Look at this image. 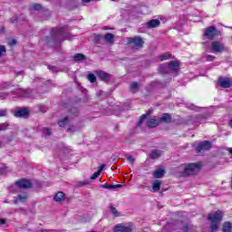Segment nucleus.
Returning <instances> with one entry per match:
<instances>
[{"label": "nucleus", "mask_w": 232, "mask_h": 232, "mask_svg": "<svg viewBox=\"0 0 232 232\" xmlns=\"http://www.w3.org/2000/svg\"><path fill=\"white\" fill-rule=\"evenodd\" d=\"M112 1H117V0H112Z\"/></svg>", "instance_id": "nucleus-57"}, {"label": "nucleus", "mask_w": 232, "mask_h": 232, "mask_svg": "<svg viewBox=\"0 0 232 232\" xmlns=\"http://www.w3.org/2000/svg\"><path fill=\"white\" fill-rule=\"evenodd\" d=\"M162 155V150H154L150 153V159H159Z\"/></svg>", "instance_id": "nucleus-25"}, {"label": "nucleus", "mask_w": 232, "mask_h": 232, "mask_svg": "<svg viewBox=\"0 0 232 232\" xmlns=\"http://www.w3.org/2000/svg\"><path fill=\"white\" fill-rule=\"evenodd\" d=\"M5 173H6V169L0 165V175H5Z\"/></svg>", "instance_id": "nucleus-45"}, {"label": "nucleus", "mask_w": 232, "mask_h": 232, "mask_svg": "<svg viewBox=\"0 0 232 232\" xmlns=\"http://www.w3.org/2000/svg\"><path fill=\"white\" fill-rule=\"evenodd\" d=\"M164 169L160 168L154 171L153 176L155 177V179H162V177H164Z\"/></svg>", "instance_id": "nucleus-20"}, {"label": "nucleus", "mask_w": 232, "mask_h": 232, "mask_svg": "<svg viewBox=\"0 0 232 232\" xmlns=\"http://www.w3.org/2000/svg\"><path fill=\"white\" fill-rule=\"evenodd\" d=\"M202 164L200 163H188L182 172V177H191L197 175L200 171Z\"/></svg>", "instance_id": "nucleus-3"}, {"label": "nucleus", "mask_w": 232, "mask_h": 232, "mask_svg": "<svg viewBox=\"0 0 232 232\" xmlns=\"http://www.w3.org/2000/svg\"><path fill=\"white\" fill-rule=\"evenodd\" d=\"M170 57H171V54L165 53L159 56V60L160 61H168V59H169Z\"/></svg>", "instance_id": "nucleus-31"}, {"label": "nucleus", "mask_w": 232, "mask_h": 232, "mask_svg": "<svg viewBox=\"0 0 232 232\" xmlns=\"http://www.w3.org/2000/svg\"><path fill=\"white\" fill-rule=\"evenodd\" d=\"M161 182L159 179H156L152 182V191L153 193H157V191H160Z\"/></svg>", "instance_id": "nucleus-19"}, {"label": "nucleus", "mask_w": 232, "mask_h": 232, "mask_svg": "<svg viewBox=\"0 0 232 232\" xmlns=\"http://www.w3.org/2000/svg\"><path fill=\"white\" fill-rule=\"evenodd\" d=\"M183 5H186V2H183Z\"/></svg>", "instance_id": "nucleus-56"}, {"label": "nucleus", "mask_w": 232, "mask_h": 232, "mask_svg": "<svg viewBox=\"0 0 232 232\" xmlns=\"http://www.w3.org/2000/svg\"><path fill=\"white\" fill-rule=\"evenodd\" d=\"M21 73H23V72H18L17 75H21Z\"/></svg>", "instance_id": "nucleus-55"}, {"label": "nucleus", "mask_w": 232, "mask_h": 232, "mask_svg": "<svg viewBox=\"0 0 232 232\" xmlns=\"http://www.w3.org/2000/svg\"><path fill=\"white\" fill-rule=\"evenodd\" d=\"M13 84L12 82H3L0 83V90H6L10 88V86H13Z\"/></svg>", "instance_id": "nucleus-27"}, {"label": "nucleus", "mask_w": 232, "mask_h": 232, "mask_svg": "<svg viewBox=\"0 0 232 232\" xmlns=\"http://www.w3.org/2000/svg\"><path fill=\"white\" fill-rule=\"evenodd\" d=\"M68 122H70V120L68 119V117H65L63 120H60L58 121V125L60 126V128H64V126L68 124Z\"/></svg>", "instance_id": "nucleus-29"}, {"label": "nucleus", "mask_w": 232, "mask_h": 232, "mask_svg": "<svg viewBox=\"0 0 232 232\" xmlns=\"http://www.w3.org/2000/svg\"><path fill=\"white\" fill-rule=\"evenodd\" d=\"M72 59L77 63L79 61H84V59H86V56H84V54L82 53H76L73 55Z\"/></svg>", "instance_id": "nucleus-28"}, {"label": "nucleus", "mask_w": 232, "mask_h": 232, "mask_svg": "<svg viewBox=\"0 0 232 232\" xmlns=\"http://www.w3.org/2000/svg\"><path fill=\"white\" fill-rule=\"evenodd\" d=\"M8 111L6 109L0 110V117H6Z\"/></svg>", "instance_id": "nucleus-40"}, {"label": "nucleus", "mask_w": 232, "mask_h": 232, "mask_svg": "<svg viewBox=\"0 0 232 232\" xmlns=\"http://www.w3.org/2000/svg\"><path fill=\"white\" fill-rule=\"evenodd\" d=\"M178 226L182 232H197V227L189 222L181 221Z\"/></svg>", "instance_id": "nucleus-6"}, {"label": "nucleus", "mask_w": 232, "mask_h": 232, "mask_svg": "<svg viewBox=\"0 0 232 232\" xmlns=\"http://www.w3.org/2000/svg\"><path fill=\"white\" fill-rule=\"evenodd\" d=\"M6 53V47L5 45H0V57H3Z\"/></svg>", "instance_id": "nucleus-37"}, {"label": "nucleus", "mask_w": 232, "mask_h": 232, "mask_svg": "<svg viewBox=\"0 0 232 232\" xmlns=\"http://www.w3.org/2000/svg\"><path fill=\"white\" fill-rule=\"evenodd\" d=\"M14 95H16V97L18 99H21L23 97H30V90H23L21 88L16 89V91H14L13 92Z\"/></svg>", "instance_id": "nucleus-11"}, {"label": "nucleus", "mask_w": 232, "mask_h": 232, "mask_svg": "<svg viewBox=\"0 0 232 232\" xmlns=\"http://www.w3.org/2000/svg\"><path fill=\"white\" fill-rule=\"evenodd\" d=\"M179 72H180V61H175V75H179Z\"/></svg>", "instance_id": "nucleus-32"}, {"label": "nucleus", "mask_w": 232, "mask_h": 232, "mask_svg": "<svg viewBox=\"0 0 232 232\" xmlns=\"http://www.w3.org/2000/svg\"><path fill=\"white\" fill-rule=\"evenodd\" d=\"M28 198V196L26 193H22L18 195V198L14 199V204H17V202H26Z\"/></svg>", "instance_id": "nucleus-21"}, {"label": "nucleus", "mask_w": 232, "mask_h": 232, "mask_svg": "<svg viewBox=\"0 0 232 232\" xmlns=\"http://www.w3.org/2000/svg\"><path fill=\"white\" fill-rule=\"evenodd\" d=\"M217 34H218L217 27L209 26L205 29L204 36L207 37V39L213 40L215 39Z\"/></svg>", "instance_id": "nucleus-10"}, {"label": "nucleus", "mask_w": 232, "mask_h": 232, "mask_svg": "<svg viewBox=\"0 0 232 232\" xmlns=\"http://www.w3.org/2000/svg\"><path fill=\"white\" fill-rule=\"evenodd\" d=\"M66 27H62V28H53V34L57 35L59 37H64L66 41H72V35L71 34H66L64 32Z\"/></svg>", "instance_id": "nucleus-8"}, {"label": "nucleus", "mask_w": 232, "mask_h": 232, "mask_svg": "<svg viewBox=\"0 0 232 232\" xmlns=\"http://www.w3.org/2000/svg\"><path fill=\"white\" fill-rule=\"evenodd\" d=\"M160 122H171V115L165 113L162 117H159Z\"/></svg>", "instance_id": "nucleus-23"}, {"label": "nucleus", "mask_w": 232, "mask_h": 232, "mask_svg": "<svg viewBox=\"0 0 232 232\" xmlns=\"http://www.w3.org/2000/svg\"><path fill=\"white\" fill-rule=\"evenodd\" d=\"M30 10L31 12H34V10L39 12V10H43V6H41L39 4H34L30 7Z\"/></svg>", "instance_id": "nucleus-30"}, {"label": "nucleus", "mask_w": 232, "mask_h": 232, "mask_svg": "<svg viewBox=\"0 0 232 232\" xmlns=\"http://www.w3.org/2000/svg\"><path fill=\"white\" fill-rule=\"evenodd\" d=\"M0 99H2V101L8 99V93H0Z\"/></svg>", "instance_id": "nucleus-46"}, {"label": "nucleus", "mask_w": 232, "mask_h": 232, "mask_svg": "<svg viewBox=\"0 0 232 232\" xmlns=\"http://www.w3.org/2000/svg\"><path fill=\"white\" fill-rule=\"evenodd\" d=\"M73 111H76V110L75 109H72L71 110V113H73Z\"/></svg>", "instance_id": "nucleus-54"}, {"label": "nucleus", "mask_w": 232, "mask_h": 232, "mask_svg": "<svg viewBox=\"0 0 232 232\" xmlns=\"http://www.w3.org/2000/svg\"><path fill=\"white\" fill-rule=\"evenodd\" d=\"M110 209L112 215H114V217H119V211H117V208H115V207L111 205Z\"/></svg>", "instance_id": "nucleus-36"}, {"label": "nucleus", "mask_w": 232, "mask_h": 232, "mask_svg": "<svg viewBox=\"0 0 232 232\" xmlns=\"http://www.w3.org/2000/svg\"><path fill=\"white\" fill-rule=\"evenodd\" d=\"M160 25V21H159L158 19H153L149 21L146 24L147 28H157V26Z\"/></svg>", "instance_id": "nucleus-16"}, {"label": "nucleus", "mask_w": 232, "mask_h": 232, "mask_svg": "<svg viewBox=\"0 0 232 232\" xmlns=\"http://www.w3.org/2000/svg\"><path fill=\"white\" fill-rule=\"evenodd\" d=\"M212 148L213 145L211 144V141L204 140L197 145L196 151L197 153H200V151H208V150H211Z\"/></svg>", "instance_id": "nucleus-7"}, {"label": "nucleus", "mask_w": 232, "mask_h": 232, "mask_svg": "<svg viewBox=\"0 0 232 232\" xmlns=\"http://www.w3.org/2000/svg\"><path fill=\"white\" fill-rule=\"evenodd\" d=\"M43 133L46 136L49 137V135H52V131L48 128H44L43 129Z\"/></svg>", "instance_id": "nucleus-39"}, {"label": "nucleus", "mask_w": 232, "mask_h": 232, "mask_svg": "<svg viewBox=\"0 0 232 232\" xmlns=\"http://www.w3.org/2000/svg\"><path fill=\"white\" fill-rule=\"evenodd\" d=\"M102 188H103V189H118L119 188H122V185H121V184H117V185L103 184V185H102Z\"/></svg>", "instance_id": "nucleus-22"}, {"label": "nucleus", "mask_w": 232, "mask_h": 232, "mask_svg": "<svg viewBox=\"0 0 232 232\" xmlns=\"http://www.w3.org/2000/svg\"><path fill=\"white\" fill-rule=\"evenodd\" d=\"M160 124V120L159 117H152L147 121L148 128H157Z\"/></svg>", "instance_id": "nucleus-12"}, {"label": "nucleus", "mask_w": 232, "mask_h": 232, "mask_svg": "<svg viewBox=\"0 0 232 232\" xmlns=\"http://www.w3.org/2000/svg\"><path fill=\"white\" fill-rule=\"evenodd\" d=\"M113 34H105V36H104V39H105V41H107V43H113Z\"/></svg>", "instance_id": "nucleus-34"}, {"label": "nucleus", "mask_w": 232, "mask_h": 232, "mask_svg": "<svg viewBox=\"0 0 232 232\" xmlns=\"http://www.w3.org/2000/svg\"><path fill=\"white\" fill-rule=\"evenodd\" d=\"M218 84L221 88H231L232 82L229 78H219Z\"/></svg>", "instance_id": "nucleus-13"}, {"label": "nucleus", "mask_w": 232, "mask_h": 232, "mask_svg": "<svg viewBox=\"0 0 232 232\" xmlns=\"http://www.w3.org/2000/svg\"><path fill=\"white\" fill-rule=\"evenodd\" d=\"M137 88H139V83L134 82L130 84V90H137Z\"/></svg>", "instance_id": "nucleus-43"}, {"label": "nucleus", "mask_w": 232, "mask_h": 232, "mask_svg": "<svg viewBox=\"0 0 232 232\" xmlns=\"http://www.w3.org/2000/svg\"><path fill=\"white\" fill-rule=\"evenodd\" d=\"M104 168H106L105 164H102L99 167L98 171L94 172L92 176H91V180H95V179H97V177H99V175H101V173H102V169H104Z\"/></svg>", "instance_id": "nucleus-18"}, {"label": "nucleus", "mask_w": 232, "mask_h": 232, "mask_svg": "<svg viewBox=\"0 0 232 232\" xmlns=\"http://www.w3.org/2000/svg\"><path fill=\"white\" fill-rule=\"evenodd\" d=\"M17 18H14V20H12V23H16Z\"/></svg>", "instance_id": "nucleus-53"}, {"label": "nucleus", "mask_w": 232, "mask_h": 232, "mask_svg": "<svg viewBox=\"0 0 232 232\" xmlns=\"http://www.w3.org/2000/svg\"><path fill=\"white\" fill-rule=\"evenodd\" d=\"M128 162H130V164L133 165L135 162V159L133 158V156H127L126 157Z\"/></svg>", "instance_id": "nucleus-41"}, {"label": "nucleus", "mask_w": 232, "mask_h": 232, "mask_svg": "<svg viewBox=\"0 0 232 232\" xmlns=\"http://www.w3.org/2000/svg\"><path fill=\"white\" fill-rule=\"evenodd\" d=\"M133 229H135L133 223L119 224L114 227V232H131Z\"/></svg>", "instance_id": "nucleus-5"}, {"label": "nucleus", "mask_w": 232, "mask_h": 232, "mask_svg": "<svg viewBox=\"0 0 232 232\" xmlns=\"http://www.w3.org/2000/svg\"><path fill=\"white\" fill-rule=\"evenodd\" d=\"M9 46H15L17 44V41L15 39H12L8 42Z\"/></svg>", "instance_id": "nucleus-44"}, {"label": "nucleus", "mask_w": 232, "mask_h": 232, "mask_svg": "<svg viewBox=\"0 0 232 232\" xmlns=\"http://www.w3.org/2000/svg\"><path fill=\"white\" fill-rule=\"evenodd\" d=\"M127 42L129 44H134L136 48H142L144 44V40L140 36L129 37L127 38Z\"/></svg>", "instance_id": "nucleus-9"}, {"label": "nucleus", "mask_w": 232, "mask_h": 232, "mask_svg": "<svg viewBox=\"0 0 232 232\" xmlns=\"http://www.w3.org/2000/svg\"><path fill=\"white\" fill-rule=\"evenodd\" d=\"M8 123L7 122H5V123H1L0 124V131H5V130H7L8 129Z\"/></svg>", "instance_id": "nucleus-38"}, {"label": "nucleus", "mask_w": 232, "mask_h": 232, "mask_svg": "<svg viewBox=\"0 0 232 232\" xmlns=\"http://www.w3.org/2000/svg\"><path fill=\"white\" fill-rule=\"evenodd\" d=\"M160 73H168L169 72H175V62L172 61L169 63H162L159 66Z\"/></svg>", "instance_id": "nucleus-4"}, {"label": "nucleus", "mask_w": 232, "mask_h": 232, "mask_svg": "<svg viewBox=\"0 0 232 232\" xmlns=\"http://www.w3.org/2000/svg\"><path fill=\"white\" fill-rule=\"evenodd\" d=\"M29 111L27 109H20L14 112L15 117H23V119H27Z\"/></svg>", "instance_id": "nucleus-14"}, {"label": "nucleus", "mask_w": 232, "mask_h": 232, "mask_svg": "<svg viewBox=\"0 0 232 232\" xmlns=\"http://www.w3.org/2000/svg\"><path fill=\"white\" fill-rule=\"evenodd\" d=\"M148 115H149V114H143V115H141V117L140 118V121H139L138 123H137L138 128L142 125V122H144V121H146V119H148Z\"/></svg>", "instance_id": "nucleus-33"}, {"label": "nucleus", "mask_w": 232, "mask_h": 232, "mask_svg": "<svg viewBox=\"0 0 232 232\" xmlns=\"http://www.w3.org/2000/svg\"><path fill=\"white\" fill-rule=\"evenodd\" d=\"M42 232H59V230H44Z\"/></svg>", "instance_id": "nucleus-49"}, {"label": "nucleus", "mask_w": 232, "mask_h": 232, "mask_svg": "<svg viewBox=\"0 0 232 232\" xmlns=\"http://www.w3.org/2000/svg\"><path fill=\"white\" fill-rule=\"evenodd\" d=\"M32 188V181L28 179H20L16 181L13 186L9 187V193H19L22 189H28Z\"/></svg>", "instance_id": "nucleus-2"}, {"label": "nucleus", "mask_w": 232, "mask_h": 232, "mask_svg": "<svg viewBox=\"0 0 232 232\" xmlns=\"http://www.w3.org/2000/svg\"><path fill=\"white\" fill-rule=\"evenodd\" d=\"M212 50L213 52L219 53L220 52H224V45L219 42H212Z\"/></svg>", "instance_id": "nucleus-15"}, {"label": "nucleus", "mask_w": 232, "mask_h": 232, "mask_svg": "<svg viewBox=\"0 0 232 232\" xmlns=\"http://www.w3.org/2000/svg\"><path fill=\"white\" fill-rule=\"evenodd\" d=\"M224 212L220 210L208 214V220L210 222L211 232L218 231V226H220V222H222Z\"/></svg>", "instance_id": "nucleus-1"}, {"label": "nucleus", "mask_w": 232, "mask_h": 232, "mask_svg": "<svg viewBox=\"0 0 232 232\" xmlns=\"http://www.w3.org/2000/svg\"><path fill=\"white\" fill-rule=\"evenodd\" d=\"M177 124H184L183 121H178Z\"/></svg>", "instance_id": "nucleus-52"}, {"label": "nucleus", "mask_w": 232, "mask_h": 232, "mask_svg": "<svg viewBox=\"0 0 232 232\" xmlns=\"http://www.w3.org/2000/svg\"><path fill=\"white\" fill-rule=\"evenodd\" d=\"M223 232H232V223L227 221L223 224Z\"/></svg>", "instance_id": "nucleus-24"}, {"label": "nucleus", "mask_w": 232, "mask_h": 232, "mask_svg": "<svg viewBox=\"0 0 232 232\" xmlns=\"http://www.w3.org/2000/svg\"><path fill=\"white\" fill-rule=\"evenodd\" d=\"M188 108L189 110H198V107L196 106L195 104H189V105L188 106Z\"/></svg>", "instance_id": "nucleus-47"}, {"label": "nucleus", "mask_w": 232, "mask_h": 232, "mask_svg": "<svg viewBox=\"0 0 232 232\" xmlns=\"http://www.w3.org/2000/svg\"><path fill=\"white\" fill-rule=\"evenodd\" d=\"M82 3H90V1H92V0H82Z\"/></svg>", "instance_id": "nucleus-51"}, {"label": "nucleus", "mask_w": 232, "mask_h": 232, "mask_svg": "<svg viewBox=\"0 0 232 232\" xmlns=\"http://www.w3.org/2000/svg\"><path fill=\"white\" fill-rule=\"evenodd\" d=\"M88 81H90V82H95V81H97V77L95 74L90 73L88 74Z\"/></svg>", "instance_id": "nucleus-35"}, {"label": "nucleus", "mask_w": 232, "mask_h": 232, "mask_svg": "<svg viewBox=\"0 0 232 232\" xmlns=\"http://www.w3.org/2000/svg\"><path fill=\"white\" fill-rule=\"evenodd\" d=\"M228 125L230 128H232V120L229 121Z\"/></svg>", "instance_id": "nucleus-50"}, {"label": "nucleus", "mask_w": 232, "mask_h": 232, "mask_svg": "<svg viewBox=\"0 0 232 232\" xmlns=\"http://www.w3.org/2000/svg\"><path fill=\"white\" fill-rule=\"evenodd\" d=\"M6 224V221L3 218H0V226H5Z\"/></svg>", "instance_id": "nucleus-48"}, {"label": "nucleus", "mask_w": 232, "mask_h": 232, "mask_svg": "<svg viewBox=\"0 0 232 232\" xmlns=\"http://www.w3.org/2000/svg\"><path fill=\"white\" fill-rule=\"evenodd\" d=\"M53 198L56 202H63L64 200V194L63 192H57Z\"/></svg>", "instance_id": "nucleus-26"}, {"label": "nucleus", "mask_w": 232, "mask_h": 232, "mask_svg": "<svg viewBox=\"0 0 232 232\" xmlns=\"http://www.w3.org/2000/svg\"><path fill=\"white\" fill-rule=\"evenodd\" d=\"M96 75L97 78L101 79L102 81H106L107 79H110V74H108V72H105L104 71L96 72Z\"/></svg>", "instance_id": "nucleus-17"}, {"label": "nucleus", "mask_w": 232, "mask_h": 232, "mask_svg": "<svg viewBox=\"0 0 232 232\" xmlns=\"http://www.w3.org/2000/svg\"><path fill=\"white\" fill-rule=\"evenodd\" d=\"M205 59L208 62H212V61H215L216 57L213 55H207V56H205Z\"/></svg>", "instance_id": "nucleus-42"}]
</instances>
